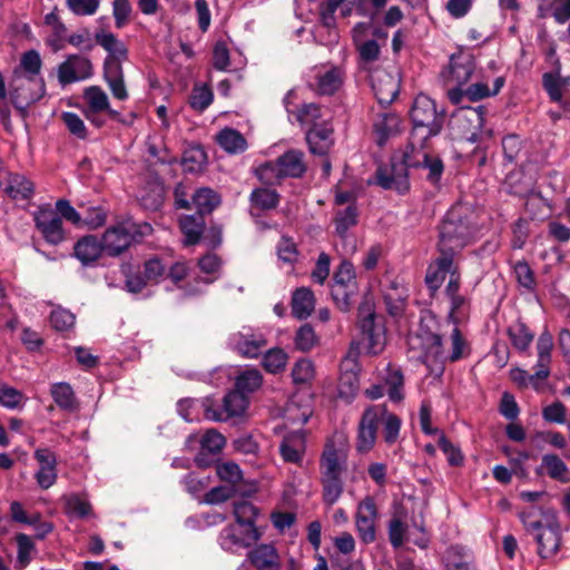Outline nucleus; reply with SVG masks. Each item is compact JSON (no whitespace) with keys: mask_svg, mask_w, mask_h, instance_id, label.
Returning <instances> with one entry per match:
<instances>
[{"mask_svg":"<svg viewBox=\"0 0 570 570\" xmlns=\"http://www.w3.org/2000/svg\"><path fill=\"white\" fill-rule=\"evenodd\" d=\"M295 115L297 121H299L302 125H308L311 127L328 122L326 119H324L325 114L322 107L314 102L301 105L297 108Z\"/></svg>","mask_w":570,"mask_h":570,"instance_id":"obj_35","label":"nucleus"},{"mask_svg":"<svg viewBox=\"0 0 570 570\" xmlns=\"http://www.w3.org/2000/svg\"><path fill=\"white\" fill-rule=\"evenodd\" d=\"M61 119L69 132L79 139H86L88 136L83 120L75 112H63Z\"/></svg>","mask_w":570,"mask_h":570,"instance_id":"obj_60","label":"nucleus"},{"mask_svg":"<svg viewBox=\"0 0 570 570\" xmlns=\"http://www.w3.org/2000/svg\"><path fill=\"white\" fill-rule=\"evenodd\" d=\"M371 85L377 101L389 105L394 101L400 91L399 73L380 68L375 69L371 73Z\"/></svg>","mask_w":570,"mask_h":570,"instance_id":"obj_13","label":"nucleus"},{"mask_svg":"<svg viewBox=\"0 0 570 570\" xmlns=\"http://www.w3.org/2000/svg\"><path fill=\"white\" fill-rule=\"evenodd\" d=\"M475 69L473 56L469 53L452 55L449 67L443 71V78L446 85H465Z\"/></svg>","mask_w":570,"mask_h":570,"instance_id":"obj_17","label":"nucleus"},{"mask_svg":"<svg viewBox=\"0 0 570 570\" xmlns=\"http://www.w3.org/2000/svg\"><path fill=\"white\" fill-rule=\"evenodd\" d=\"M542 466L547 474L554 480L567 483L570 481V472L566 463L556 454H546L542 458Z\"/></svg>","mask_w":570,"mask_h":570,"instance_id":"obj_40","label":"nucleus"},{"mask_svg":"<svg viewBox=\"0 0 570 570\" xmlns=\"http://www.w3.org/2000/svg\"><path fill=\"white\" fill-rule=\"evenodd\" d=\"M409 358L423 363L429 373L440 377L448 361L442 346V337L430 331H420L411 334L407 338Z\"/></svg>","mask_w":570,"mask_h":570,"instance_id":"obj_3","label":"nucleus"},{"mask_svg":"<svg viewBox=\"0 0 570 570\" xmlns=\"http://www.w3.org/2000/svg\"><path fill=\"white\" fill-rule=\"evenodd\" d=\"M451 350L446 354L448 361L456 362L469 354V345L458 327H454L451 336Z\"/></svg>","mask_w":570,"mask_h":570,"instance_id":"obj_51","label":"nucleus"},{"mask_svg":"<svg viewBox=\"0 0 570 570\" xmlns=\"http://www.w3.org/2000/svg\"><path fill=\"white\" fill-rule=\"evenodd\" d=\"M36 229L52 246L66 240L67 234L60 215L49 205H41L32 213Z\"/></svg>","mask_w":570,"mask_h":570,"instance_id":"obj_9","label":"nucleus"},{"mask_svg":"<svg viewBox=\"0 0 570 570\" xmlns=\"http://www.w3.org/2000/svg\"><path fill=\"white\" fill-rule=\"evenodd\" d=\"M35 458L40 464V469L36 473V479L41 489H49L57 480L56 455L49 449H38Z\"/></svg>","mask_w":570,"mask_h":570,"instance_id":"obj_23","label":"nucleus"},{"mask_svg":"<svg viewBox=\"0 0 570 570\" xmlns=\"http://www.w3.org/2000/svg\"><path fill=\"white\" fill-rule=\"evenodd\" d=\"M309 151L314 155H326L334 144L333 127L330 122L311 127L306 131Z\"/></svg>","mask_w":570,"mask_h":570,"instance_id":"obj_22","label":"nucleus"},{"mask_svg":"<svg viewBox=\"0 0 570 570\" xmlns=\"http://www.w3.org/2000/svg\"><path fill=\"white\" fill-rule=\"evenodd\" d=\"M223 406L227 419L240 416L245 413L248 406V400L246 395L239 391H232L225 395Z\"/></svg>","mask_w":570,"mask_h":570,"instance_id":"obj_43","label":"nucleus"},{"mask_svg":"<svg viewBox=\"0 0 570 570\" xmlns=\"http://www.w3.org/2000/svg\"><path fill=\"white\" fill-rule=\"evenodd\" d=\"M376 519L377 510L372 498L366 497L357 508L356 512V530L360 539L364 543H372L376 538Z\"/></svg>","mask_w":570,"mask_h":570,"instance_id":"obj_16","label":"nucleus"},{"mask_svg":"<svg viewBox=\"0 0 570 570\" xmlns=\"http://www.w3.org/2000/svg\"><path fill=\"white\" fill-rule=\"evenodd\" d=\"M50 323L57 331H68L75 324V315L63 308H57L51 312Z\"/></svg>","mask_w":570,"mask_h":570,"instance_id":"obj_63","label":"nucleus"},{"mask_svg":"<svg viewBox=\"0 0 570 570\" xmlns=\"http://www.w3.org/2000/svg\"><path fill=\"white\" fill-rule=\"evenodd\" d=\"M218 145L228 154L243 153L247 148V142L244 136L233 129L225 128L220 130L216 137Z\"/></svg>","mask_w":570,"mask_h":570,"instance_id":"obj_30","label":"nucleus"},{"mask_svg":"<svg viewBox=\"0 0 570 570\" xmlns=\"http://www.w3.org/2000/svg\"><path fill=\"white\" fill-rule=\"evenodd\" d=\"M87 104L85 115L88 120L95 121V115L106 111L111 118H117L119 112L111 109L107 94L98 86H90L83 90Z\"/></svg>","mask_w":570,"mask_h":570,"instance_id":"obj_20","label":"nucleus"},{"mask_svg":"<svg viewBox=\"0 0 570 570\" xmlns=\"http://www.w3.org/2000/svg\"><path fill=\"white\" fill-rule=\"evenodd\" d=\"M45 95V81L41 77H27L26 72L13 71L10 81V100L22 118L30 105Z\"/></svg>","mask_w":570,"mask_h":570,"instance_id":"obj_7","label":"nucleus"},{"mask_svg":"<svg viewBox=\"0 0 570 570\" xmlns=\"http://www.w3.org/2000/svg\"><path fill=\"white\" fill-rule=\"evenodd\" d=\"M315 308V297L307 287L297 288L292 296V314L298 320L307 318Z\"/></svg>","mask_w":570,"mask_h":570,"instance_id":"obj_27","label":"nucleus"},{"mask_svg":"<svg viewBox=\"0 0 570 570\" xmlns=\"http://www.w3.org/2000/svg\"><path fill=\"white\" fill-rule=\"evenodd\" d=\"M234 348L244 357L255 358L266 346L267 341L262 334L253 333L249 328L233 335Z\"/></svg>","mask_w":570,"mask_h":570,"instance_id":"obj_19","label":"nucleus"},{"mask_svg":"<svg viewBox=\"0 0 570 570\" xmlns=\"http://www.w3.org/2000/svg\"><path fill=\"white\" fill-rule=\"evenodd\" d=\"M249 562L257 570H279L281 560L272 544H259L247 553Z\"/></svg>","mask_w":570,"mask_h":570,"instance_id":"obj_24","label":"nucleus"},{"mask_svg":"<svg viewBox=\"0 0 570 570\" xmlns=\"http://www.w3.org/2000/svg\"><path fill=\"white\" fill-rule=\"evenodd\" d=\"M333 281H334L333 285H344V286H348V287H355L356 282H355V274H354L353 265L347 261H343L341 263L338 269L334 274Z\"/></svg>","mask_w":570,"mask_h":570,"instance_id":"obj_64","label":"nucleus"},{"mask_svg":"<svg viewBox=\"0 0 570 570\" xmlns=\"http://www.w3.org/2000/svg\"><path fill=\"white\" fill-rule=\"evenodd\" d=\"M56 404L62 410L73 411L77 407L75 393L68 383H55L50 390Z\"/></svg>","mask_w":570,"mask_h":570,"instance_id":"obj_42","label":"nucleus"},{"mask_svg":"<svg viewBox=\"0 0 570 570\" xmlns=\"http://www.w3.org/2000/svg\"><path fill=\"white\" fill-rule=\"evenodd\" d=\"M343 82V76L340 69L332 68L317 76L316 91L321 95H333Z\"/></svg>","mask_w":570,"mask_h":570,"instance_id":"obj_38","label":"nucleus"},{"mask_svg":"<svg viewBox=\"0 0 570 570\" xmlns=\"http://www.w3.org/2000/svg\"><path fill=\"white\" fill-rule=\"evenodd\" d=\"M453 121L459 128L463 129V138L474 140L478 130L483 126V107H463L456 115H454Z\"/></svg>","mask_w":570,"mask_h":570,"instance_id":"obj_21","label":"nucleus"},{"mask_svg":"<svg viewBox=\"0 0 570 570\" xmlns=\"http://www.w3.org/2000/svg\"><path fill=\"white\" fill-rule=\"evenodd\" d=\"M331 293L337 307L343 312H347L350 311L353 297L356 294V286L348 287L344 285H332Z\"/></svg>","mask_w":570,"mask_h":570,"instance_id":"obj_52","label":"nucleus"},{"mask_svg":"<svg viewBox=\"0 0 570 570\" xmlns=\"http://www.w3.org/2000/svg\"><path fill=\"white\" fill-rule=\"evenodd\" d=\"M92 73L91 61L80 55L68 56L58 67V80L63 86L88 79Z\"/></svg>","mask_w":570,"mask_h":570,"instance_id":"obj_14","label":"nucleus"},{"mask_svg":"<svg viewBox=\"0 0 570 570\" xmlns=\"http://www.w3.org/2000/svg\"><path fill=\"white\" fill-rule=\"evenodd\" d=\"M234 515L239 527L252 529L255 527L257 509L247 501H239L234 504Z\"/></svg>","mask_w":570,"mask_h":570,"instance_id":"obj_44","label":"nucleus"},{"mask_svg":"<svg viewBox=\"0 0 570 570\" xmlns=\"http://www.w3.org/2000/svg\"><path fill=\"white\" fill-rule=\"evenodd\" d=\"M41 58L35 50L26 52L20 61V66L14 71H22L27 73V77L36 76L40 77Z\"/></svg>","mask_w":570,"mask_h":570,"instance_id":"obj_58","label":"nucleus"},{"mask_svg":"<svg viewBox=\"0 0 570 570\" xmlns=\"http://www.w3.org/2000/svg\"><path fill=\"white\" fill-rule=\"evenodd\" d=\"M304 153L291 149L275 161L266 163L256 170L258 179L265 185H276L285 177L299 178L306 171Z\"/></svg>","mask_w":570,"mask_h":570,"instance_id":"obj_5","label":"nucleus"},{"mask_svg":"<svg viewBox=\"0 0 570 570\" xmlns=\"http://www.w3.org/2000/svg\"><path fill=\"white\" fill-rule=\"evenodd\" d=\"M197 265L203 273L214 275V277L208 281V283H210L217 278L223 266V261L217 254L207 253L198 259Z\"/></svg>","mask_w":570,"mask_h":570,"instance_id":"obj_61","label":"nucleus"},{"mask_svg":"<svg viewBox=\"0 0 570 570\" xmlns=\"http://www.w3.org/2000/svg\"><path fill=\"white\" fill-rule=\"evenodd\" d=\"M259 538L261 533L257 528L239 531L237 525L229 524L220 532L219 542L223 549L230 551L235 547L247 548Z\"/></svg>","mask_w":570,"mask_h":570,"instance_id":"obj_18","label":"nucleus"},{"mask_svg":"<svg viewBox=\"0 0 570 570\" xmlns=\"http://www.w3.org/2000/svg\"><path fill=\"white\" fill-rule=\"evenodd\" d=\"M96 40L105 50L109 52L107 59H117L118 61L127 59V47L124 42L119 41L112 33H97Z\"/></svg>","mask_w":570,"mask_h":570,"instance_id":"obj_34","label":"nucleus"},{"mask_svg":"<svg viewBox=\"0 0 570 570\" xmlns=\"http://www.w3.org/2000/svg\"><path fill=\"white\" fill-rule=\"evenodd\" d=\"M454 257L440 253V257L435 261V266H430L425 282L431 289H438L445 278V274L450 273L454 267Z\"/></svg>","mask_w":570,"mask_h":570,"instance_id":"obj_28","label":"nucleus"},{"mask_svg":"<svg viewBox=\"0 0 570 570\" xmlns=\"http://www.w3.org/2000/svg\"><path fill=\"white\" fill-rule=\"evenodd\" d=\"M317 343V337L309 324L302 325L295 335V346L302 352L311 351Z\"/></svg>","mask_w":570,"mask_h":570,"instance_id":"obj_56","label":"nucleus"},{"mask_svg":"<svg viewBox=\"0 0 570 570\" xmlns=\"http://www.w3.org/2000/svg\"><path fill=\"white\" fill-rule=\"evenodd\" d=\"M320 482L322 485L323 501L327 505H333L343 493V475L320 476Z\"/></svg>","mask_w":570,"mask_h":570,"instance_id":"obj_33","label":"nucleus"},{"mask_svg":"<svg viewBox=\"0 0 570 570\" xmlns=\"http://www.w3.org/2000/svg\"><path fill=\"white\" fill-rule=\"evenodd\" d=\"M411 166L401 156H393L390 167H380L376 171V181L384 189H394L400 193L409 189L407 169Z\"/></svg>","mask_w":570,"mask_h":570,"instance_id":"obj_11","label":"nucleus"},{"mask_svg":"<svg viewBox=\"0 0 570 570\" xmlns=\"http://www.w3.org/2000/svg\"><path fill=\"white\" fill-rule=\"evenodd\" d=\"M262 382L263 377L258 370H246L237 376L234 391H239L246 395V393L256 391L262 385Z\"/></svg>","mask_w":570,"mask_h":570,"instance_id":"obj_46","label":"nucleus"},{"mask_svg":"<svg viewBox=\"0 0 570 570\" xmlns=\"http://www.w3.org/2000/svg\"><path fill=\"white\" fill-rule=\"evenodd\" d=\"M287 363V354L281 348L269 350L263 358L264 368L269 373L283 371Z\"/></svg>","mask_w":570,"mask_h":570,"instance_id":"obj_53","label":"nucleus"},{"mask_svg":"<svg viewBox=\"0 0 570 570\" xmlns=\"http://www.w3.org/2000/svg\"><path fill=\"white\" fill-rule=\"evenodd\" d=\"M410 115L413 129L409 144H412V150H414L415 147H422L431 137L441 132L444 114L438 111L434 100L424 94H420L414 99Z\"/></svg>","mask_w":570,"mask_h":570,"instance_id":"obj_2","label":"nucleus"},{"mask_svg":"<svg viewBox=\"0 0 570 570\" xmlns=\"http://www.w3.org/2000/svg\"><path fill=\"white\" fill-rule=\"evenodd\" d=\"M217 475L222 481L233 485L238 484L243 480V472L238 464L234 462H224L216 465Z\"/></svg>","mask_w":570,"mask_h":570,"instance_id":"obj_57","label":"nucleus"},{"mask_svg":"<svg viewBox=\"0 0 570 570\" xmlns=\"http://www.w3.org/2000/svg\"><path fill=\"white\" fill-rule=\"evenodd\" d=\"M65 509L68 514L85 518L91 512V505L79 495L71 494L63 498Z\"/></svg>","mask_w":570,"mask_h":570,"instance_id":"obj_55","label":"nucleus"},{"mask_svg":"<svg viewBox=\"0 0 570 570\" xmlns=\"http://www.w3.org/2000/svg\"><path fill=\"white\" fill-rule=\"evenodd\" d=\"M225 443L224 435L213 429L208 430L200 440L202 451H207L212 454L219 453Z\"/></svg>","mask_w":570,"mask_h":570,"instance_id":"obj_59","label":"nucleus"},{"mask_svg":"<svg viewBox=\"0 0 570 570\" xmlns=\"http://www.w3.org/2000/svg\"><path fill=\"white\" fill-rule=\"evenodd\" d=\"M475 233L474 210L468 205L453 206L439 227V252L454 257L472 240Z\"/></svg>","mask_w":570,"mask_h":570,"instance_id":"obj_1","label":"nucleus"},{"mask_svg":"<svg viewBox=\"0 0 570 570\" xmlns=\"http://www.w3.org/2000/svg\"><path fill=\"white\" fill-rule=\"evenodd\" d=\"M206 153L200 147H190L185 150L183 155V165L185 170L189 173H195L202 170L204 165L206 164Z\"/></svg>","mask_w":570,"mask_h":570,"instance_id":"obj_49","label":"nucleus"},{"mask_svg":"<svg viewBox=\"0 0 570 570\" xmlns=\"http://www.w3.org/2000/svg\"><path fill=\"white\" fill-rule=\"evenodd\" d=\"M6 193L12 199H29L33 194V184L21 175H13L9 178Z\"/></svg>","mask_w":570,"mask_h":570,"instance_id":"obj_41","label":"nucleus"},{"mask_svg":"<svg viewBox=\"0 0 570 570\" xmlns=\"http://www.w3.org/2000/svg\"><path fill=\"white\" fill-rule=\"evenodd\" d=\"M383 423V438L387 444H394L400 434L401 420L393 413L389 412L384 406L381 422Z\"/></svg>","mask_w":570,"mask_h":570,"instance_id":"obj_47","label":"nucleus"},{"mask_svg":"<svg viewBox=\"0 0 570 570\" xmlns=\"http://www.w3.org/2000/svg\"><path fill=\"white\" fill-rule=\"evenodd\" d=\"M357 326L363 340L367 343L368 353L373 355L380 354L386 343L385 327L375 314L374 303L370 295H365L358 306Z\"/></svg>","mask_w":570,"mask_h":570,"instance_id":"obj_6","label":"nucleus"},{"mask_svg":"<svg viewBox=\"0 0 570 570\" xmlns=\"http://www.w3.org/2000/svg\"><path fill=\"white\" fill-rule=\"evenodd\" d=\"M382 414H384L383 405L370 406L363 412L358 422L355 443L358 453H367L374 448Z\"/></svg>","mask_w":570,"mask_h":570,"instance_id":"obj_10","label":"nucleus"},{"mask_svg":"<svg viewBox=\"0 0 570 570\" xmlns=\"http://www.w3.org/2000/svg\"><path fill=\"white\" fill-rule=\"evenodd\" d=\"M528 528L537 531L534 538L541 558H551L559 551L561 534L560 527L556 521H550L547 524L535 521L529 523Z\"/></svg>","mask_w":570,"mask_h":570,"instance_id":"obj_12","label":"nucleus"},{"mask_svg":"<svg viewBox=\"0 0 570 570\" xmlns=\"http://www.w3.org/2000/svg\"><path fill=\"white\" fill-rule=\"evenodd\" d=\"M347 468V439L333 434L325 443L320 458V476L343 475Z\"/></svg>","mask_w":570,"mask_h":570,"instance_id":"obj_8","label":"nucleus"},{"mask_svg":"<svg viewBox=\"0 0 570 570\" xmlns=\"http://www.w3.org/2000/svg\"><path fill=\"white\" fill-rule=\"evenodd\" d=\"M292 377L296 384L309 382L314 377L313 363L305 358L297 361L292 368Z\"/></svg>","mask_w":570,"mask_h":570,"instance_id":"obj_62","label":"nucleus"},{"mask_svg":"<svg viewBox=\"0 0 570 570\" xmlns=\"http://www.w3.org/2000/svg\"><path fill=\"white\" fill-rule=\"evenodd\" d=\"M279 452L285 462L299 464L305 452V439L302 432L285 435L279 445Z\"/></svg>","mask_w":570,"mask_h":570,"instance_id":"obj_25","label":"nucleus"},{"mask_svg":"<svg viewBox=\"0 0 570 570\" xmlns=\"http://www.w3.org/2000/svg\"><path fill=\"white\" fill-rule=\"evenodd\" d=\"M213 91L207 86L195 87L189 97L190 107L197 111H204L213 102Z\"/></svg>","mask_w":570,"mask_h":570,"instance_id":"obj_54","label":"nucleus"},{"mask_svg":"<svg viewBox=\"0 0 570 570\" xmlns=\"http://www.w3.org/2000/svg\"><path fill=\"white\" fill-rule=\"evenodd\" d=\"M508 334L512 345L519 351H525L533 340V334L523 323H518L510 326Z\"/></svg>","mask_w":570,"mask_h":570,"instance_id":"obj_48","label":"nucleus"},{"mask_svg":"<svg viewBox=\"0 0 570 570\" xmlns=\"http://www.w3.org/2000/svg\"><path fill=\"white\" fill-rule=\"evenodd\" d=\"M543 87L552 101L562 104V89L570 87V76L559 73H544L542 77Z\"/></svg>","mask_w":570,"mask_h":570,"instance_id":"obj_37","label":"nucleus"},{"mask_svg":"<svg viewBox=\"0 0 570 570\" xmlns=\"http://www.w3.org/2000/svg\"><path fill=\"white\" fill-rule=\"evenodd\" d=\"M150 233L151 226L149 224H137L128 219L107 228L100 242L106 255L117 257L126 252L138 238Z\"/></svg>","mask_w":570,"mask_h":570,"instance_id":"obj_4","label":"nucleus"},{"mask_svg":"<svg viewBox=\"0 0 570 570\" xmlns=\"http://www.w3.org/2000/svg\"><path fill=\"white\" fill-rule=\"evenodd\" d=\"M503 83H504V79L502 77H498L494 80L493 88H490L484 82L473 83L465 89L466 98L470 101H476V100H480V99H483V98H487L490 96H494L500 91Z\"/></svg>","mask_w":570,"mask_h":570,"instance_id":"obj_45","label":"nucleus"},{"mask_svg":"<svg viewBox=\"0 0 570 570\" xmlns=\"http://www.w3.org/2000/svg\"><path fill=\"white\" fill-rule=\"evenodd\" d=\"M179 225L185 236V245H195L200 240L205 226V220L202 215L194 214L183 216Z\"/></svg>","mask_w":570,"mask_h":570,"instance_id":"obj_29","label":"nucleus"},{"mask_svg":"<svg viewBox=\"0 0 570 570\" xmlns=\"http://www.w3.org/2000/svg\"><path fill=\"white\" fill-rule=\"evenodd\" d=\"M250 200L253 205L261 209L275 208L279 200V195L269 188H257L253 190Z\"/></svg>","mask_w":570,"mask_h":570,"instance_id":"obj_50","label":"nucleus"},{"mask_svg":"<svg viewBox=\"0 0 570 570\" xmlns=\"http://www.w3.org/2000/svg\"><path fill=\"white\" fill-rule=\"evenodd\" d=\"M425 148L426 144L412 150V144H409L404 150V159L412 167L429 169L426 178L435 184L440 180L444 166L440 158L430 156Z\"/></svg>","mask_w":570,"mask_h":570,"instance_id":"obj_15","label":"nucleus"},{"mask_svg":"<svg viewBox=\"0 0 570 570\" xmlns=\"http://www.w3.org/2000/svg\"><path fill=\"white\" fill-rule=\"evenodd\" d=\"M384 386L387 387L390 400L400 402L403 400L404 376L401 368L389 365L383 377Z\"/></svg>","mask_w":570,"mask_h":570,"instance_id":"obj_31","label":"nucleus"},{"mask_svg":"<svg viewBox=\"0 0 570 570\" xmlns=\"http://www.w3.org/2000/svg\"><path fill=\"white\" fill-rule=\"evenodd\" d=\"M358 212L354 204L347 205L344 209H338L335 214V232L341 238H345L346 232L357 224Z\"/></svg>","mask_w":570,"mask_h":570,"instance_id":"obj_36","label":"nucleus"},{"mask_svg":"<svg viewBox=\"0 0 570 570\" xmlns=\"http://www.w3.org/2000/svg\"><path fill=\"white\" fill-rule=\"evenodd\" d=\"M73 252L82 265H90L100 257L104 249L101 242L95 235H87L75 244Z\"/></svg>","mask_w":570,"mask_h":570,"instance_id":"obj_26","label":"nucleus"},{"mask_svg":"<svg viewBox=\"0 0 570 570\" xmlns=\"http://www.w3.org/2000/svg\"><path fill=\"white\" fill-rule=\"evenodd\" d=\"M193 203L198 215L210 214L219 204L220 196L210 188L203 187L193 195Z\"/></svg>","mask_w":570,"mask_h":570,"instance_id":"obj_32","label":"nucleus"},{"mask_svg":"<svg viewBox=\"0 0 570 570\" xmlns=\"http://www.w3.org/2000/svg\"><path fill=\"white\" fill-rule=\"evenodd\" d=\"M400 119L393 114H383L374 122L377 134V144L383 145L386 139L399 131Z\"/></svg>","mask_w":570,"mask_h":570,"instance_id":"obj_39","label":"nucleus"}]
</instances>
